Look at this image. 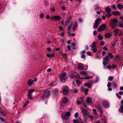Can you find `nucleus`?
<instances>
[{
    "mask_svg": "<svg viewBox=\"0 0 123 123\" xmlns=\"http://www.w3.org/2000/svg\"><path fill=\"white\" fill-rule=\"evenodd\" d=\"M66 72L60 75V79L62 82H64L66 81L67 79V77L66 76Z\"/></svg>",
    "mask_w": 123,
    "mask_h": 123,
    "instance_id": "nucleus-1",
    "label": "nucleus"
},
{
    "mask_svg": "<svg viewBox=\"0 0 123 123\" xmlns=\"http://www.w3.org/2000/svg\"><path fill=\"white\" fill-rule=\"evenodd\" d=\"M78 74H79L77 73L74 72H72L70 74V78L72 79H74V77H77V78H79L80 77V76L79 75H77Z\"/></svg>",
    "mask_w": 123,
    "mask_h": 123,
    "instance_id": "nucleus-2",
    "label": "nucleus"
},
{
    "mask_svg": "<svg viewBox=\"0 0 123 123\" xmlns=\"http://www.w3.org/2000/svg\"><path fill=\"white\" fill-rule=\"evenodd\" d=\"M114 35L117 36V35H120L122 33V32L119 29H116L114 31Z\"/></svg>",
    "mask_w": 123,
    "mask_h": 123,
    "instance_id": "nucleus-3",
    "label": "nucleus"
},
{
    "mask_svg": "<svg viewBox=\"0 0 123 123\" xmlns=\"http://www.w3.org/2000/svg\"><path fill=\"white\" fill-rule=\"evenodd\" d=\"M102 106L105 108H107L109 106V104L108 102L105 100L103 101L102 103Z\"/></svg>",
    "mask_w": 123,
    "mask_h": 123,
    "instance_id": "nucleus-4",
    "label": "nucleus"
},
{
    "mask_svg": "<svg viewBox=\"0 0 123 123\" xmlns=\"http://www.w3.org/2000/svg\"><path fill=\"white\" fill-rule=\"evenodd\" d=\"M106 27V24H102L100 25L98 28V31H103L105 29Z\"/></svg>",
    "mask_w": 123,
    "mask_h": 123,
    "instance_id": "nucleus-5",
    "label": "nucleus"
},
{
    "mask_svg": "<svg viewBox=\"0 0 123 123\" xmlns=\"http://www.w3.org/2000/svg\"><path fill=\"white\" fill-rule=\"evenodd\" d=\"M61 18L60 17L59 15H56L54 16H52L50 18V19L51 20H52L54 19L55 21H60V18Z\"/></svg>",
    "mask_w": 123,
    "mask_h": 123,
    "instance_id": "nucleus-6",
    "label": "nucleus"
},
{
    "mask_svg": "<svg viewBox=\"0 0 123 123\" xmlns=\"http://www.w3.org/2000/svg\"><path fill=\"white\" fill-rule=\"evenodd\" d=\"M50 93L49 91L48 90L45 91L43 93L44 96L48 97L49 96Z\"/></svg>",
    "mask_w": 123,
    "mask_h": 123,
    "instance_id": "nucleus-7",
    "label": "nucleus"
},
{
    "mask_svg": "<svg viewBox=\"0 0 123 123\" xmlns=\"http://www.w3.org/2000/svg\"><path fill=\"white\" fill-rule=\"evenodd\" d=\"M81 111L82 112L84 115H86L88 114L87 110L85 109H84L83 108H80Z\"/></svg>",
    "mask_w": 123,
    "mask_h": 123,
    "instance_id": "nucleus-8",
    "label": "nucleus"
},
{
    "mask_svg": "<svg viewBox=\"0 0 123 123\" xmlns=\"http://www.w3.org/2000/svg\"><path fill=\"white\" fill-rule=\"evenodd\" d=\"M112 14L114 15L120 16L121 15V12L117 11H114L112 12Z\"/></svg>",
    "mask_w": 123,
    "mask_h": 123,
    "instance_id": "nucleus-9",
    "label": "nucleus"
},
{
    "mask_svg": "<svg viewBox=\"0 0 123 123\" xmlns=\"http://www.w3.org/2000/svg\"><path fill=\"white\" fill-rule=\"evenodd\" d=\"M62 118L63 119L65 120L68 118V117L67 116L65 113H62Z\"/></svg>",
    "mask_w": 123,
    "mask_h": 123,
    "instance_id": "nucleus-10",
    "label": "nucleus"
},
{
    "mask_svg": "<svg viewBox=\"0 0 123 123\" xmlns=\"http://www.w3.org/2000/svg\"><path fill=\"white\" fill-rule=\"evenodd\" d=\"M82 102L83 100L81 98L78 99L76 101L78 105H80Z\"/></svg>",
    "mask_w": 123,
    "mask_h": 123,
    "instance_id": "nucleus-11",
    "label": "nucleus"
},
{
    "mask_svg": "<svg viewBox=\"0 0 123 123\" xmlns=\"http://www.w3.org/2000/svg\"><path fill=\"white\" fill-rule=\"evenodd\" d=\"M92 85V84L88 83H86L84 84V86H85L89 88H91Z\"/></svg>",
    "mask_w": 123,
    "mask_h": 123,
    "instance_id": "nucleus-12",
    "label": "nucleus"
},
{
    "mask_svg": "<svg viewBox=\"0 0 123 123\" xmlns=\"http://www.w3.org/2000/svg\"><path fill=\"white\" fill-rule=\"evenodd\" d=\"M33 81L32 79L29 80L27 82V84L30 86H31L33 84Z\"/></svg>",
    "mask_w": 123,
    "mask_h": 123,
    "instance_id": "nucleus-13",
    "label": "nucleus"
},
{
    "mask_svg": "<svg viewBox=\"0 0 123 123\" xmlns=\"http://www.w3.org/2000/svg\"><path fill=\"white\" fill-rule=\"evenodd\" d=\"M78 68L80 70H82L83 69V64L81 63H79L78 65Z\"/></svg>",
    "mask_w": 123,
    "mask_h": 123,
    "instance_id": "nucleus-14",
    "label": "nucleus"
},
{
    "mask_svg": "<svg viewBox=\"0 0 123 123\" xmlns=\"http://www.w3.org/2000/svg\"><path fill=\"white\" fill-rule=\"evenodd\" d=\"M86 101L87 103H91L92 99L90 97H88L86 98Z\"/></svg>",
    "mask_w": 123,
    "mask_h": 123,
    "instance_id": "nucleus-15",
    "label": "nucleus"
},
{
    "mask_svg": "<svg viewBox=\"0 0 123 123\" xmlns=\"http://www.w3.org/2000/svg\"><path fill=\"white\" fill-rule=\"evenodd\" d=\"M71 92L74 93L77 92L78 91L77 89H74V88L70 89V91Z\"/></svg>",
    "mask_w": 123,
    "mask_h": 123,
    "instance_id": "nucleus-16",
    "label": "nucleus"
},
{
    "mask_svg": "<svg viewBox=\"0 0 123 123\" xmlns=\"http://www.w3.org/2000/svg\"><path fill=\"white\" fill-rule=\"evenodd\" d=\"M110 25L111 28L112 29H114L116 27V24L111 22L110 23Z\"/></svg>",
    "mask_w": 123,
    "mask_h": 123,
    "instance_id": "nucleus-17",
    "label": "nucleus"
},
{
    "mask_svg": "<svg viewBox=\"0 0 123 123\" xmlns=\"http://www.w3.org/2000/svg\"><path fill=\"white\" fill-rule=\"evenodd\" d=\"M117 7L120 10H121L122 9H123V5H121V4H118L117 5Z\"/></svg>",
    "mask_w": 123,
    "mask_h": 123,
    "instance_id": "nucleus-18",
    "label": "nucleus"
},
{
    "mask_svg": "<svg viewBox=\"0 0 123 123\" xmlns=\"http://www.w3.org/2000/svg\"><path fill=\"white\" fill-rule=\"evenodd\" d=\"M78 24L76 22L74 23V26L73 28V30L74 31L76 30V28L77 27Z\"/></svg>",
    "mask_w": 123,
    "mask_h": 123,
    "instance_id": "nucleus-19",
    "label": "nucleus"
},
{
    "mask_svg": "<svg viewBox=\"0 0 123 123\" xmlns=\"http://www.w3.org/2000/svg\"><path fill=\"white\" fill-rule=\"evenodd\" d=\"M98 111L100 112L101 114H103V109L100 106H98Z\"/></svg>",
    "mask_w": 123,
    "mask_h": 123,
    "instance_id": "nucleus-20",
    "label": "nucleus"
},
{
    "mask_svg": "<svg viewBox=\"0 0 123 123\" xmlns=\"http://www.w3.org/2000/svg\"><path fill=\"white\" fill-rule=\"evenodd\" d=\"M101 21V19L99 18H97L96 20L95 23L99 25Z\"/></svg>",
    "mask_w": 123,
    "mask_h": 123,
    "instance_id": "nucleus-21",
    "label": "nucleus"
},
{
    "mask_svg": "<svg viewBox=\"0 0 123 123\" xmlns=\"http://www.w3.org/2000/svg\"><path fill=\"white\" fill-rule=\"evenodd\" d=\"M63 94L65 95L67 94L68 93V91L66 89H64L63 90Z\"/></svg>",
    "mask_w": 123,
    "mask_h": 123,
    "instance_id": "nucleus-22",
    "label": "nucleus"
},
{
    "mask_svg": "<svg viewBox=\"0 0 123 123\" xmlns=\"http://www.w3.org/2000/svg\"><path fill=\"white\" fill-rule=\"evenodd\" d=\"M79 73L83 75L84 76H86L87 75V74L86 72L83 71H80Z\"/></svg>",
    "mask_w": 123,
    "mask_h": 123,
    "instance_id": "nucleus-23",
    "label": "nucleus"
},
{
    "mask_svg": "<svg viewBox=\"0 0 123 123\" xmlns=\"http://www.w3.org/2000/svg\"><path fill=\"white\" fill-rule=\"evenodd\" d=\"M112 34V33H107L105 34V36L106 38H108L111 36Z\"/></svg>",
    "mask_w": 123,
    "mask_h": 123,
    "instance_id": "nucleus-24",
    "label": "nucleus"
},
{
    "mask_svg": "<svg viewBox=\"0 0 123 123\" xmlns=\"http://www.w3.org/2000/svg\"><path fill=\"white\" fill-rule=\"evenodd\" d=\"M53 93L55 95H57L59 93L57 89L54 90L53 91Z\"/></svg>",
    "mask_w": 123,
    "mask_h": 123,
    "instance_id": "nucleus-25",
    "label": "nucleus"
},
{
    "mask_svg": "<svg viewBox=\"0 0 123 123\" xmlns=\"http://www.w3.org/2000/svg\"><path fill=\"white\" fill-rule=\"evenodd\" d=\"M106 12L109 13H110L111 12V9L109 7H107L105 9Z\"/></svg>",
    "mask_w": 123,
    "mask_h": 123,
    "instance_id": "nucleus-26",
    "label": "nucleus"
},
{
    "mask_svg": "<svg viewBox=\"0 0 123 123\" xmlns=\"http://www.w3.org/2000/svg\"><path fill=\"white\" fill-rule=\"evenodd\" d=\"M68 100L67 98L66 97H64L63 98L62 102L64 103H67Z\"/></svg>",
    "mask_w": 123,
    "mask_h": 123,
    "instance_id": "nucleus-27",
    "label": "nucleus"
},
{
    "mask_svg": "<svg viewBox=\"0 0 123 123\" xmlns=\"http://www.w3.org/2000/svg\"><path fill=\"white\" fill-rule=\"evenodd\" d=\"M96 42H93L92 44L91 47L92 48H95L96 47Z\"/></svg>",
    "mask_w": 123,
    "mask_h": 123,
    "instance_id": "nucleus-28",
    "label": "nucleus"
},
{
    "mask_svg": "<svg viewBox=\"0 0 123 123\" xmlns=\"http://www.w3.org/2000/svg\"><path fill=\"white\" fill-rule=\"evenodd\" d=\"M112 87L114 88H116L117 87V85L116 84V83L114 82H112Z\"/></svg>",
    "mask_w": 123,
    "mask_h": 123,
    "instance_id": "nucleus-29",
    "label": "nucleus"
},
{
    "mask_svg": "<svg viewBox=\"0 0 123 123\" xmlns=\"http://www.w3.org/2000/svg\"><path fill=\"white\" fill-rule=\"evenodd\" d=\"M111 21V23H115L116 24L118 22L117 20L115 18H113L112 20Z\"/></svg>",
    "mask_w": 123,
    "mask_h": 123,
    "instance_id": "nucleus-30",
    "label": "nucleus"
},
{
    "mask_svg": "<svg viewBox=\"0 0 123 123\" xmlns=\"http://www.w3.org/2000/svg\"><path fill=\"white\" fill-rule=\"evenodd\" d=\"M98 40H102L103 38L102 35L100 34H98Z\"/></svg>",
    "mask_w": 123,
    "mask_h": 123,
    "instance_id": "nucleus-31",
    "label": "nucleus"
},
{
    "mask_svg": "<svg viewBox=\"0 0 123 123\" xmlns=\"http://www.w3.org/2000/svg\"><path fill=\"white\" fill-rule=\"evenodd\" d=\"M0 113L1 114L2 116L3 117H4L6 115V113L2 111H0Z\"/></svg>",
    "mask_w": 123,
    "mask_h": 123,
    "instance_id": "nucleus-32",
    "label": "nucleus"
},
{
    "mask_svg": "<svg viewBox=\"0 0 123 123\" xmlns=\"http://www.w3.org/2000/svg\"><path fill=\"white\" fill-rule=\"evenodd\" d=\"M35 91V90L34 89H31L30 91L28 92V94H32V93L34 92Z\"/></svg>",
    "mask_w": 123,
    "mask_h": 123,
    "instance_id": "nucleus-33",
    "label": "nucleus"
},
{
    "mask_svg": "<svg viewBox=\"0 0 123 123\" xmlns=\"http://www.w3.org/2000/svg\"><path fill=\"white\" fill-rule=\"evenodd\" d=\"M109 57V56H107L104 58L103 59V61L105 62H108V59Z\"/></svg>",
    "mask_w": 123,
    "mask_h": 123,
    "instance_id": "nucleus-34",
    "label": "nucleus"
},
{
    "mask_svg": "<svg viewBox=\"0 0 123 123\" xmlns=\"http://www.w3.org/2000/svg\"><path fill=\"white\" fill-rule=\"evenodd\" d=\"M28 99L31 100L32 99V95L28 93Z\"/></svg>",
    "mask_w": 123,
    "mask_h": 123,
    "instance_id": "nucleus-35",
    "label": "nucleus"
},
{
    "mask_svg": "<svg viewBox=\"0 0 123 123\" xmlns=\"http://www.w3.org/2000/svg\"><path fill=\"white\" fill-rule=\"evenodd\" d=\"M92 76H87L83 78V79H92Z\"/></svg>",
    "mask_w": 123,
    "mask_h": 123,
    "instance_id": "nucleus-36",
    "label": "nucleus"
},
{
    "mask_svg": "<svg viewBox=\"0 0 123 123\" xmlns=\"http://www.w3.org/2000/svg\"><path fill=\"white\" fill-rule=\"evenodd\" d=\"M108 55H109L110 57V58L111 59H112L113 58V56L112 55V54L111 53H108Z\"/></svg>",
    "mask_w": 123,
    "mask_h": 123,
    "instance_id": "nucleus-37",
    "label": "nucleus"
},
{
    "mask_svg": "<svg viewBox=\"0 0 123 123\" xmlns=\"http://www.w3.org/2000/svg\"><path fill=\"white\" fill-rule=\"evenodd\" d=\"M119 110L120 111L122 112H123V105H121L120 106V108Z\"/></svg>",
    "mask_w": 123,
    "mask_h": 123,
    "instance_id": "nucleus-38",
    "label": "nucleus"
},
{
    "mask_svg": "<svg viewBox=\"0 0 123 123\" xmlns=\"http://www.w3.org/2000/svg\"><path fill=\"white\" fill-rule=\"evenodd\" d=\"M62 55L64 57V58L65 59H67V55L65 53H63L62 54Z\"/></svg>",
    "mask_w": 123,
    "mask_h": 123,
    "instance_id": "nucleus-39",
    "label": "nucleus"
},
{
    "mask_svg": "<svg viewBox=\"0 0 123 123\" xmlns=\"http://www.w3.org/2000/svg\"><path fill=\"white\" fill-rule=\"evenodd\" d=\"M78 123H83L82 121V119L81 118L79 117L78 118Z\"/></svg>",
    "mask_w": 123,
    "mask_h": 123,
    "instance_id": "nucleus-40",
    "label": "nucleus"
},
{
    "mask_svg": "<svg viewBox=\"0 0 123 123\" xmlns=\"http://www.w3.org/2000/svg\"><path fill=\"white\" fill-rule=\"evenodd\" d=\"M98 24L96 23H95L94 25L93 26V27L94 28L96 29L97 28Z\"/></svg>",
    "mask_w": 123,
    "mask_h": 123,
    "instance_id": "nucleus-41",
    "label": "nucleus"
},
{
    "mask_svg": "<svg viewBox=\"0 0 123 123\" xmlns=\"http://www.w3.org/2000/svg\"><path fill=\"white\" fill-rule=\"evenodd\" d=\"M116 42L115 41H114V42H113L112 43H111V44L112 46L113 47H114L115 46L116 44Z\"/></svg>",
    "mask_w": 123,
    "mask_h": 123,
    "instance_id": "nucleus-42",
    "label": "nucleus"
},
{
    "mask_svg": "<svg viewBox=\"0 0 123 123\" xmlns=\"http://www.w3.org/2000/svg\"><path fill=\"white\" fill-rule=\"evenodd\" d=\"M67 116L68 117L70 116L71 114L68 111L65 113Z\"/></svg>",
    "mask_w": 123,
    "mask_h": 123,
    "instance_id": "nucleus-43",
    "label": "nucleus"
},
{
    "mask_svg": "<svg viewBox=\"0 0 123 123\" xmlns=\"http://www.w3.org/2000/svg\"><path fill=\"white\" fill-rule=\"evenodd\" d=\"M120 58V56L119 55H118L117 56H115V59L117 60L119 59Z\"/></svg>",
    "mask_w": 123,
    "mask_h": 123,
    "instance_id": "nucleus-44",
    "label": "nucleus"
},
{
    "mask_svg": "<svg viewBox=\"0 0 123 123\" xmlns=\"http://www.w3.org/2000/svg\"><path fill=\"white\" fill-rule=\"evenodd\" d=\"M93 111L95 115H96L97 114V112L96 110L95 109H93Z\"/></svg>",
    "mask_w": 123,
    "mask_h": 123,
    "instance_id": "nucleus-45",
    "label": "nucleus"
},
{
    "mask_svg": "<svg viewBox=\"0 0 123 123\" xmlns=\"http://www.w3.org/2000/svg\"><path fill=\"white\" fill-rule=\"evenodd\" d=\"M113 79V78L112 76H110L108 78V79L109 81H111Z\"/></svg>",
    "mask_w": 123,
    "mask_h": 123,
    "instance_id": "nucleus-46",
    "label": "nucleus"
},
{
    "mask_svg": "<svg viewBox=\"0 0 123 123\" xmlns=\"http://www.w3.org/2000/svg\"><path fill=\"white\" fill-rule=\"evenodd\" d=\"M92 50L93 53H95L97 51V49L96 48H92Z\"/></svg>",
    "mask_w": 123,
    "mask_h": 123,
    "instance_id": "nucleus-47",
    "label": "nucleus"
},
{
    "mask_svg": "<svg viewBox=\"0 0 123 123\" xmlns=\"http://www.w3.org/2000/svg\"><path fill=\"white\" fill-rule=\"evenodd\" d=\"M88 89L87 88H86L85 89V94L86 95L88 93Z\"/></svg>",
    "mask_w": 123,
    "mask_h": 123,
    "instance_id": "nucleus-48",
    "label": "nucleus"
},
{
    "mask_svg": "<svg viewBox=\"0 0 123 123\" xmlns=\"http://www.w3.org/2000/svg\"><path fill=\"white\" fill-rule=\"evenodd\" d=\"M116 96L119 99H120L121 98V96L118 93H117L116 94Z\"/></svg>",
    "mask_w": 123,
    "mask_h": 123,
    "instance_id": "nucleus-49",
    "label": "nucleus"
},
{
    "mask_svg": "<svg viewBox=\"0 0 123 123\" xmlns=\"http://www.w3.org/2000/svg\"><path fill=\"white\" fill-rule=\"evenodd\" d=\"M79 115V113H78V112H77L76 113H75L74 114V117L76 118H77L78 116Z\"/></svg>",
    "mask_w": 123,
    "mask_h": 123,
    "instance_id": "nucleus-50",
    "label": "nucleus"
},
{
    "mask_svg": "<svg viewBox=\"0 0 123 123\" xmlns=\"http://www.w3.org/2000/svg\"><path fill=\"white\" fill-rule=\"evenodd\" d=\"M78 118L77 119H74L73 121V123H78Z\"/></svg>",
    "mask_w": 123,
    "mask_h": 123,
    "instance_id": "nucleus-51",
    "label": "nucleus"
},
{
    "mask_svg": "<svg viewBox=\"0 0 123 123\" xmlns=\"http://www.w3.org/2000/svg\"><path fill=\"white\" fill-rule=\"evenodd\" d=\"M98 5H96L94 6L95 9H96L98 10L99 7H98Z\"/></svg>",
    "mask_w": 123,
    "mask_h": 123,
    "instance_id": "nucleus-52",
    "label": "nucleus"
},
{
    "mask_svg": "<svg viewBox=\"0 0 123 123\" xmlns=\"http://www.w3.org/2000/svg\"><path fill=\"white\" fill-rule=\"evenodd\" d=\"M76 84L77 85H79V84H80V83H81V82H80V81L78 80H76Z\"/></svg>",
    "mask_w": 123,
    "mask_h": 123,
    "instance_id": "nucleus-53",
    "label": "nucleus"
},
{
    "mask_svg": "<svg viewBox=\"0 0 123 123\" xmlns=\"http://www.w3.org/2000/svg\"><path fill=\"white\" fill-rule=\"evenodd\" d=\"M44 15L43 13H41L40 15V17L41 18H42L44 16Z\"/></svg>",
    "mask_w": 123,
    "mask_h": 123,
    "instance_id": "nucleus-54",
    "label": "nucleus"
},
{
    "mask_svg": "<svg viewBox=\"0 0 123 123\" xmlns=\"http://www.w3.org/2000/svg\"><path fill=\"white\" fill-rule=\"evenodd\" d=\"M0 120L3 122H5V119L1 117H0Z\"/></svg>",
    "mask_w": 123,
    "mask_h": 123,
    "instance_id": "nucleus-55",
    "label": "nucleus"
},
{
    "mask_svg": "<svg viewBox=\"0 0 123 123\" xmlns=\"http://www.w3.org/2000/svg\"><path fill=\"white\" fill-rule=\"evenodd\" d=\"M102 121L103 122H107V118L106 117H104V118L102 119Z\"/></svg>",
    "mask_w": 123,
    "mask_h": 123,
    "instance_id": "nucleus-56",
    "label": "nucleus"
},
{
    "mask_svg": "<svg viewBox=\"0 0 123 123\" xmlns=\"http://www.w3.org/2000/svg\"><path fill=\"white\" fill-rule=\"evenodd\" d=\"M99 80V78L98 76H97L95 82H98Z\"/></svg>",
    "mask_w": 123,
    "mask_h": 123,
    "instance_id": "nucleus-57",
    "label": "nucleus"
},
{
    "mask_svg": "<svg viewBox=\"0 0 123 123\" xmlns=\"http://www.w3.org/2000/svg\"><path fill=\"white\" fill-rule=\"evenodd\" d=\"M111 13L107 14H106V16L107 17H109L111 16Z\"/></svg>",
    "mask_w": 123,
    "mask_h": 123,
    "instance_id": "nucleus-58",
    "label": "nucleus"
},
{
    "mask_svg": "<svg viewBox=\"0 0 123 123\" xmlns=\"http://www.w3.org/2000/svg\"><path fill=\"white\" fill-rule=\"evenodd\" d=\"M111 86V84L110 82H109L108 83L107 85V86L108 87H109Z\"/></svg>",
    "mask_w": 123,
    "mask_h": 123,
    "instance_id": "nucleus-59",
    "label": "nucleus"
},
{
    "mask_svg": "<svg viewBox=\"0 0 123 123\" xmlns=\"http://www.w3.org/2000/svg\"><path fill=\"white\" fill-rule=\"evenodd\" d=\"M72 27V25H70L68 27V31H69L71 29V28Z\"/></svg>",
    "mask_w": 123,
    "mask_h": 123,
    "instance_id": "nucleus-60",
    "label": "nucleus"
},
{
    "mask_svg": "<svg viewBox=\"0 0 123 123\" xmlns=\"http://www.w3.org/2000/svg\"><path fill=\"white\" fill-rule=\"evenodd\" d=\"M88 117L89 118H91L92 119H93V117L92 115H89L88 116Z\"/></svg>",
    "mask_w": 123,
    "mask_h": 123,
    "instance_id": "nucleus-61",
    "label": "nucleus"
},
{
    "mask_svg": "<svg viewBox=\"0 0 123 123\" xmlns=\"http://www.w3.org/2000/svg\"><path fill=\"white\" fill-rule=\"evenodd\" d=\"M107 62H105V61H103V64L104 65H106L107 63Z\"/></svg>",
    "mask_w": 123,
    "mask_h": 123,
    "instance_id": "nucleus-62",
    "label": "nucleus"
},
{
    "mask_svg": "<svg viewBox=\"0 0 123 123\" xmlns=\"http://www.w3.org/2000/svg\"><path fill=\"white\" fill-rule=\"evenodd\" d=\"M100 56L97 55L95 56L96 58L97 59H98L100 58Z\"/></svg>",
    "mask_w": 123,
    "mask_h": 123,
    "instance_id": "nucleus-63",
    "label": "nucleus"
},
{
    "mask_svg": "<svg viewBox=\"0 0 123 123\" xmlns=\"http://www.w3.org/2000/svg\"><path fill=\"white\" fill-rule=\"evenodd\" d=\"M119 27L122 28H123V24H120L119 25Z\"/></svg>",
    "mask_w": 123,
    "mask_h": 123,
    "instance_id": "nucleus-64",
    "label": "nucleus"
}]
</instances>
